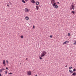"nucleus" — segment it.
<instances>
[{
	"label": "nucleus",
	"instance_id": "obj_6",
	"mask_svg": "<svg viewBox=\"0 0 76 76\" xmlns=\"http://www.w3.org/2000/svg\"><path fill=\"white\" fill-rule=\"evenodd\" d=\"M69 41H66L64 42L63 43V44H67L68 43H69Z\"/></svg>",
	"mask_w": 76,
	"mask_h": 76
},
{
	"label": "nucleus",
	"instance_id": "obj_1",
	"mask_svg": "<svg viewBox=\"0 0 76 76\" xmlns=\"http://www.w3.org/2000/svg\"><path fill=\"white\" fill-rule=\"evenodd\" d=\"M42 53V54L41 55V57H44V56H45V54H47V52H45V51H43Z\"/></svg>",
	"mask_w": 76,
	"mask_h": 76
},
{
	"label": "nucleus",
	"instance_id": "obj_23",
	"mask_svg": "<svg viewBox=\"0 0 76 76\" xmlns=\"http://www.w3.org/2000/svg\"><path fill=\"white\" fill-rule=\"evenodd\" d=\"M74 45L76 44V41H75L74 43Z\"/></svg>",
	"mask_w": 76,
	"mask_h": 76
},
{
	"label": "nucleus",
	"instance_id": "obj_29",
	"mask_svg": "<svg viewBox=\"0 0 76 76\" xmlns=\"http://www.w3.org/2000/svg\"><path fill=\"white\" fill-rule=\"evenodd\" d=\"M73 8L72 7V8H71L70 9V10H72V9H73Z\"/></svg>",
	"mask_w": 76,
	"mask_h": 76
},
{
	"label": "nucleus",
	"instance_id": "obj_20",
	"mask_svg": "<svg viewBox=\"0 0 76 76\" xmlns=\"http://www.w3.org/2000/svg\"><path fill=\"white\" fill-rule=\"evenodd\" d=\"M68 36L69 37H70V33H68Z\"/></svg>",
	"mask_w": 76,
	"mask_h": 76
},
{
	"label": "nucleus",
	"instance_id": "obj_15",
	"mask_svg": "<svg viewBox=\"0 0 76 76\" xmlns=\"http://www.w3.org/2000/svg\"><path fill=\"white\" fill-rule=\"evenodd\" d=\"M26 20H28L29 18L28 17H26Z\"/></svg>",
	"mask_w": 76,
	"mask_h": 76
},
{
	"label": "nucleus",
	"instance_id": "obj_26",
	"mask_svg": "<svg viewBox=\"0 0 76 76\" xmlns=\"http://www.w3.org/2000/svg\"><path fill=\"white\" fill-rule=\"evenodd\" d=\"M50 38H53V36H52V35L50 36Z\"/></svg>",
	"mask_w": 76,
	"mask_h": 76
},
{
	"label": "nucleus",
	"instance_id": "obj_27",
	"mask_svg": "<svg viewBox=\"0 0 76 76\" xmlns=\"http://www.w3.org/2000/svg\"><path fill=\"white\" fill-rule=\"evenodd\" d=\"M6 70H8V68L7 67L6 68Z\"/></svg>",
	"mask_w": 76,
	"mask_h": 76
},
{
	"label": "nucleus",
	"instance_id": "obj_28",
	"mask_svg": "<svg viewBox=\"0 0 76 76\" xmlns=\"http://www.w3.org/2000/svg\"><path fill=\"white\" fill-rule=\"evenodd\" d=\"M33 28H35V26H33Z\"/></svg>",
	"mask_w": 76,
	"mask_h": 76
},
{
	"label": "nucleus",
	"instance_id": "obj_40",
	"mask_svg": "<svg viewBox=\"0 0 76 76\" xmlns=\"http://www.w3.org/2000/svg\"><path fill=\"white\" fill-rule=\"evenodd\" d=\"M4 66H6V65H4Z\"/></svg>",
	"mask_w": 76,
	"mask_h": 76
},
{
	"label": "nucleus",
	"instance_id": "obj_8",
	"mask_svg": "<svg viewBox=\"0 0 76 76\" xmlns=\"http://www.w3.org/2000/svg\"><path fill=\"white\" fill-rule=\"evenodd\" d=\"M3 64H4V65H6V62H5V60H3Z\"/></svg>",
	"mask_w": 76,
	"mask_h": 76
},
{
	"label": "nucleus",
	"instance_id": "obj_3",
	"mask_svg": "<svg viewBox=\"0 0 76 76\" xmlns=\"http://www.w3.org/2000/svg\"><path fill=\"white\" fill-rule=\"evenodd\" d=\"M27 75L28 76L31 75V71H29L27 72Z\"/></svg>",
	"mask_w": 76,
	"mask_h": 76
},
{
	"label": "nucleus",
	"instance_id": "obj_2",
	"mask_svg": "<svg viewBox=\"0 0 76 76\" xmlns=\"http://www.w3.org/2000/svg\"><path fill=\"white\" fill-rule=\"evenodd\" d=\"M53 7H55V8L56 9H57V8H58V6L57 5H56V3H54L53 4Z\"/></svg>",
	"mask_w": 76,
	"mask_h": 76
},
{
	"label": "nucleus",
	"instance_id": "obj_25",
	"mask_svg": "<svg viewBox=\"0 0 76 76\" xmlns=\"http://www.w3.org/2000/svg\"><path fill=\"white\" fill-rule=\"evenodd\" d=\"M9 75H12V72H10V73H9Z\"/></svg>",
	"mask_w": 76,
	"mask_h": 76
},
{
	"label": "nucleus",
	"instance_id": "obj_36",
	"mask_svg": "<svg viewBox=\"0 0 76 76\" xmlns=\"http://www.w3.org/2000/svg\"><path fill=\"white\" fill-rule=\"evenodd\" d=\"M72 9H73V10H74V9H75V7L73 8Z\"/></svg>",
	"mask_w": 76,
	"mask_h": 76
},
{
	"label": "nucleus",
	"instance_id": "obj_37",
	"mask_svg": "<svg viewBox=\"0 0 76 76\" xmlns=\"http://www.w3.org/2000/svg\"><path fill=\"white\" fill-rule=\"evenodd\" d=\"M0 76H1V74H0Z\"/></svg>",
	"mask_w": 76,
	"mask_h": 76
},
{
	"label": "nucleus",
	"instance_id": "obj_12",
	"mask_svg": "<svg viewBox=\"0 0 76 76\" xmlns=\"http://www.w3.org/2000/svg\"><path fill=\"white\" fill-rule=\"evenodd\" d=\"M36 5H38V4H39V2L37 1L36 2Z\"/></svg>",
	"mask_w": 76,
	"mask_h": 76
},
{
	"label": "nucleus",
	"instance_id": "obj_30",
	"mask_svg": "<svg viewBox=\"0 0 76 76\" xmlns=\"http://www.w3.org/2000/svg\"><path fill=\"white\" fill-rule=\"evenodd\" d=\"M7 6H8V7H9L10 5H9V4H7Z\"/></svg>",
	"mask_w": 76,
	"mask_h": 76
},
{
	"label": "nucleus",
	"instance_id": "obj_24",
	"mask_svg": "<svg viewBox=\"0 0 76 76\" xmlns=\"http://www.w3.org/2000/svg\"><path fill=\"white\" fill-rule=\"evenodd\" d=\"M6 61L7 63V64H8V63H9V62L8 61L6 60Z\"/></svg>",
	"mask_w": 76,
	"mask_h": 76
},
{
	"label": "nucleus",
	"instance_id": "obj_9",
	"mask_svg": "<svg viewBox=\"0 0 76 76\" xmlns=\"http://www.w3.org/2000/svg\"><path fill=\"white\" fill-rule=\"evenodd\" d=\"M72 76H75L76 75V73L75 72H74L72 74Z\"/></svg>",
	"mask_w": 76,
	"mask_h": 76
},
{
	"label": "nucleus",
	"instance_id": "obj_21",
	"mask_svg": "<svg viewBox=\"0 0 76 76\" xmlns=\"http://www.w3.org/2000/svg\"><path fill=\"white\" fill-rule=\"evenodd\" d=\"M20 37H21V38H22V39L23 38V35L21 36Z\"/></svg>",
	"mask_w": 76,
	"mask_h": 76
},
{
	"label": "nucleus",
	"instance_id": "obj_4",
	"mask_svg": "<svg viewBox=\"0 0 76 76\" xmlns=\"http://www.w3.org/2000/svg\"><path fill=\"white\" fill-rule=\"evenodd\" d=\"M25 11L26 12H29V10H28V8H25Z\"/></svg>",
	"mask_w": 76,
	"mask_h": 76
},
{
	"label": "nucleus",
	"instance_id": "obj_39",
	"mask_svg": "<svg viewBox=\"0 0 76 76\" xmlns=\"http://www.w3.org/2000/svg\"><path fill=\"white\" fill-rule=\"evenodd\" d=\"M5 72H8V71H7V70H6Z\"/></svg>",
	"mask_w": 76,
	"mask_h": 76
},
{
	"label": "nucleus",
	"instance_id": "obj_22",
	"mask_svg": "<svg viewBox=\"0 0 76 76\" xmlns=\"http://www.w3.org/2000/svg\"><path fill=\"white\" fill-rule=\"evenodd\" d=\"M39 58L40 60H42V58H41V57H39Z\"/></svg>",
	"mask_w": 76,
	"mask_h": 76
},
{
	"label": "nucleus",
	"instance_id": "obj_17",
	"mask_svg": "<svg viewBox=\"0 0 76 76\" xmlns=\"http://www.w3.org/2000/svg\"><path fill=\"white\" fill-rule=\"evenodd\" d=\"M71 69H73V67L72 66H70L69 67V69H70V70Z\"/></svg>",
	"mask_w": 76,
	"mask_h": 76
},
{
	"label": "nucleus",
	"instance_id": "obj_18",
	"mask_svg": "<svg viewBox=\"0 0 76 76\" xmlns=\"http://www.w3.org/2000/svg\"><path fill=\"white\" fill-rule=\"evenodd\" d=\"M76 71V69L75 68H74V69H73V72H75Z\"/></svg>",
	"mask_w": 76,
	"mask_h": 76
},
{
	"label": "nucleus",
	"instance_id": "obj_10",
	"mask_svg": "<svg viewBox=\"0 0 76 76\" xmlns=\"http://www.w3.org/2000/svg\"><path fill=\"white\" fill-rule=\"evenodd\" d=\"M74 5L73 4L71 5V7H72L73 8H74L75 7V4H74Z\"/></svg>",
	"mask_w": 76,
	"mask_h": 76
},
{
	"label": "nucleus",
	"instance_id": "obj_42",
	"mask_svg": "<svg viewBox=\"0 0 76 76\" xmlns=\"http://www.w3.org/2000/svg\"><path fill=\"white\" fill-rule=\"evenodd\" d=\"M39 7H40V5H39Z\"/></svg>",
	"mask_w": 76,
	"mask_h": 76
},
{
	"label": "nucleus",
	"instance_id": "obj_38",
	"mask_svg": "<svg viewBox=\"0 0 76 76\" xmlns=\"http://www.w3.org/2000/svg\"><path fill=\"white\" fill-rule=\"evenodd\" d=\"M65 67H67V65H66V66H65Z\"/></svg>",
	"mask_w": 76,
	"mask_h": 76
},
{
	"label": "nucleus",
	"instance_id": "obj_41",
	"mask_svg": "<svg viewBox=\"0 0 76 76\" xmlns=\"http://www.w3.org/2000/svg\"><path fill=\"white\" fill-rule=\"evenodd\" d=\"M35 76H37V75H36Z\"/></svg>",
	"mask_w": 76,
	"mask_h": 76
},
{
	"label": "nucleus",
	"instance_id": "obj_19",
	"mask_svg": "<svg viewBox=\"0 0 76 76\" xmlns=\"http://www.w3.org/2000/svg\"><path fill=\"white\" fill-rule=\"evenodd\" d=\"M72 13H73V14H75V11H72Z\"/></svg>",
	"mask_w": 76,
	"mask_h": 76
},
{
	"label": "nucleus",
	"instance_id": "obj_11",
	"mask_svg": "<svg viewBox=\"0 0 76 76\" xmlns=\"http://www.w3.org/2000/svg\"><path fill=\"white\" fill-rule=\"evenodd\" d=\"M5 70V69L4 68H2L0 70V72H1L3 70Z\"/></svg>",
	"mask_w": 76,
	"mask_h": 76
},
{
	"label": "nucleus",
	"instance_id": "obj_34",
	"mask_svg": "<svg viewBox=\"0 0 76 76\" xmlns=\"http://www.w3.org/2000/svg\"><path fill=\"white\" fill-rule=\"evenodd\" d=\"M28 60V58H26V60Z\"/></svg>",
	"mask_w": 76,
	"mask_h": 76
},
{
	"label": "nucleus",
	"instance_id": "obj_13",
	"mask_svg": "<svg viewBox=\"0 0 76 76\" xmlns=\"http://www.w3.org/2000/svg\"><path fill=\"white\" fill-rule=\"evenodd\" d=\"M36 7L37 10H38L39 9V7H38V6H36Z\"/></svg>",
	"mask_w": 76,
	"mask_h": 76
},
{
	"label": "nucleus",
	"instance_id": "obj_14",
	"mask_svg": "<svg viewBox=\"0 0 76 76\" xmlns=\"http://www.w3.org/2000/svg\"><path fill=\"white\" fill-rule=\"evenodd\" d=\"M69 72L70 73H73V72L72 70H69Z\"/></svg>",
	"mask_w": 76,
	"mask_h": 76
},
{
	"label": "nucleus",
	"instance_id": "obj_5",
	"mask_svg": "<svg viewBox=\"0 0 76 76\" xmlns=\"http://www.w3.org/2000/svg\"><path fill=\"white\" fill-rule=\"evenodd\" d=\"M50 1L51 2V4H53V3H54L55 2V0H51Z\"/></svg>",
	"mask_w": 76,
	"mask_h": 76
},
{
	"label": "nucleus",
	"instance_id": "obj_7",
	"mask_svg": "<svg viewBox=\"0 0 76 76\" xmlns=\"http://www.w3.org/2000/svg\"><path fill=\"white\" fill-rule=\"evenodd\" d=\"M31 2L32 3H33L34 4V3H35V1L34 0H31Z\"/></svg>",
	"mask_w": 76,
	"mask_h": 76
},
{
	"label": "nucleus",
	"instance_id": "obj_33",
	"mask_svg": "<svg viewBox=\"0 0 76 76\" xmlns=\"http://www.w3.org/2000/svg\"><path fill=\"white\" fill-rule=\"evenodd\" d=\"M57 3H58V4H60V3H59V2H57Z\"/></svg>",
	"mask_w": 76,
	"mask_h": 76
},
{
	"label": "nucleus",
	"instance_id": "obj_31",
	"mask_svg": "<svg viewBox=\"0 0 76 76\" xmlns=\"http://www.w3.org/2000/svg\"><path fill=\"white\" fill-rule=\"evenodd\" d=\"M9 3H10V4H11V5H12V4L11 3V2H9Z\"/></svg>",
	"mask_w": 76,
	"mask_h": 76
},
{
	"label": "nucleus",
	"instance_id": "obj_32",
	"mask_svg": "<svg viewBox=\"0 0 76 76\" xmlns=\"http://www.w3.org/2000/svg\"><path fill=\"white\" fill-rule=\"evenodd\" d=\"M5 74H7V72L6 71H5Z\"/></svg>",
	"mask_w": 76,
	"mask_h": 76
},
{
	"label": "nucleus",
	"instance_id": "obj_35",
	"mask_svg": "<svg viewBox=\"0 0 76 76\" xmlns=\"http://www.w3.org/2000/svg\"><path fill=\"white\" fill-rule=\"evenodd\" d=\"M25 1H28V0H25Z\"/></svg>",
	"mask_w": 76,
	"mask_h": 76
},
{
	"label": "nucleus",
	"instance_id": "obj_16",
	"mask_svg": "<svg viewBox=\"0 0 76 76\" xmlns=\"http://www.w3.org/2000/svg\"><path fill=\"white\" fill-rule=\"evenodd\" d=\"M22 2L24 3H26V2H25L24 0H22Z\"/></svg>",
	"mask_w": 76,
	"mask_h": 76
}]
</instances>
